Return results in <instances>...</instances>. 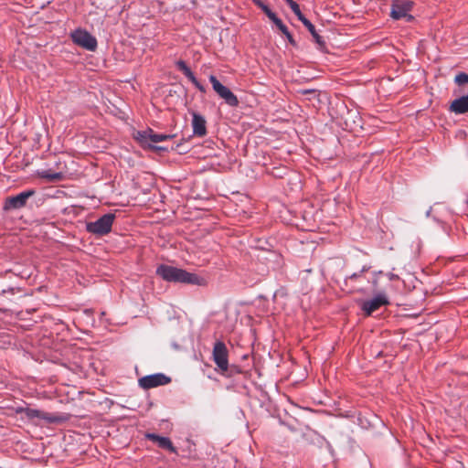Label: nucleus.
Listing matches in <instances>:
<instances>
[{
    "mask_svg": "<svg viewBox=\"0 0 468 468\" xmlns=\"http://www.w3.org/2000/svg\"><path fill=\"white\" fill-rule=\"evenodd\" d=\"M156 274L168 282H181L186 284L206 285L205 278L196 273L188 272L183 269L171 265L161 264L156 268Z\"/></svg>",
    "mask_w": 468,
    "mask_h": 468,
    "instance_id": "nucleus-1",
    "label": "nucleus"
},
{
    "mask_svg": "<svg viewBox=\"0 0 468 468\" xmlns=\"http://www.w3.org/2000/svg\"><path fill=\"white\" fill-rule=\"evenodd\" d=\"M176 136V134H159L155 133L152 129H147L145 131L137 132L135 135V139L139 142V144L144 149H152L154 151H161L165 150V148L162 146L153 145L152 143H159L163 141H166L172 139Z\"/></svg>",
    "mask_w": 468,
    "mask_h": 468,
    "instance_id": "nucleus-2",
    "label": "nucleus"
},
{
    "mask_svg": "<svg viewBox=\"0 0 468 468\" xmlns=\"http://www.w3.org/2000/svg\"><path fill=\"white\" fill-rule=\"evenodd\" d=\"M115 218V215L108 213L101 217L94 222L88 223L87 230L90 233L103 236L112 230V227Z\"/></svg>",
    "mask_w": 468,
    "mask_h": 468,
    "instance_id": "nucleus-3",
    "label": "nucleus"
},
{
    "mask_svg": "<svg viewBox=\"0 0 468 468\" xmlns=\"http://www.w3.org/2000/svg\"><path fill=\"white\" fill-rule=\"evenodd\" d=\"M35 194L36 191L34 189H28L16 196L7 197L4 202L3 208L5 211L20 209L26 207L28 198L33 197Z\"/></svg>",
    "mask_w": 468,
    "mask_h": 468,
    "instance_id": "nucleus-4",
    "label": "nucleus"
},
{
    "mask_svg": "<svg viewBox=\"0 0 468 468\" xmlns=\"http://www.w3.org/2000/svg\"><path fill=\"white\" fill-rule=\"evenodd\" d=\"M212 357L214 363L220 369L221 372L228 371L229 368V351L222 341H217L214 344Z\"/></svg>",
    "mask_w": 468,
    "mask_h": 468,
    "instance_id": "nucleus-5",
    "label": "nucleus"
},
{
    "mask_svg": "<svg viewBox=\"0 0 468 468\" xmlns=\"http://www.w3.org/2000/svg\"><path fill=\"white\" fill-rule=\"evenodd\" d=\"M413 3L410 0H395L391 5L390 16L399 20L401 18H406L407 21H411L413 16L409 13L412 9Z\"/></svg>",
    "mask_w": 468,
    "mask_h": 468,
    "instance_id": "nucleus-6",
    "label": "nucleus"
},
{
    "mask_svg": "<svg viewBox=\"0 0 468 468\" xmlns=\"http://www.w3.org/2000/svg\"><path fill=\"white\" fill-rule=\"evenodd\" d=\"M72 41L78 46L93 51L97 48V40L86 30L78 29L71 34Z\"/></svg>",
    "mask_w": 468,
    "mask_h": 468,
    "instance_id": "nucleus-7",
    "label": "nucleus"
},
{
    "mask_svg": "<svg viewBox=\"0 0 468 468\" xmlns=\"http://www.w3.org/2000/svg\"><path fill=\"white\" fill-rule=\"evenodd\" d=\"M171 378L163 373L143 377L139 379V386L144 389H150L170 383Z\"/></svg>",
    "mask_w": 468,
    "mask_h": 468,
    "instance_id": "nucleus-8",
    "label": "nucleus"
},
{
    "mask_svg": "<svg viewBox=\"0 0 468 468\" xmlns=\"http://www.w3.org/2000/svg\"><path fill=\"white\" fill-rule=\"evenodd\" d=\"M389 303L388 297L384 293H379L375 298L365 301L362 303V310L365 312L367 316L371 315L374 312L378 310L383 305Z\"/></svg>",
    "mask_w": 468,
    "mask_h": 468,
    "instance_id": "nucleus-9",
    "label": "nucleus"
},
{
    "mask_svg": "<svg viewBox=\"0 0 468 468\" xmlns=\"http://www.w3.org/2000/svg\"><path fill=\"white\" fill-rule=\"evenodd\" d=\"M192 116V127L194 135L197 137H204L207 134V122L205 118L197 112H193Z\"/></svg>",
    "mask_w": 468,
    "mask_h": 468,
    "instance_id": "nucleus-10",
    "label": "nucleus"
},
{
    "mask_svg": "<svg viewBox=\"0 0 468 468\" xmlns=\"http://www.w3.org/2000/svg\"><path fill=\"white\" fill-rule=\"evenodd\" d=\"M146 438L152 441L153 442L156 443L162 449L168 450L170 452H176L172 441L167 437H162L154 433H147Z\"/></svg>",
    "mask_w": 468,
    "mask_h": 468,
    "instance_id": "nucleus-11",
    "label": "nucleus"
},
{
    "mask_svg": "<svg viewBox=\"0 0 468 468\" xmlns=\"http://www.w3.org/2000/svg\"><path fill=\"white\" fill-rule=\"evenodd\" d=\"M301 21L306 27V28L311 33V35L313 36L315 43L317 44L318 48L322 51L325 50L326 49L325 41L315 30L314 26L306 17L303 18Z\"/></svg>",
    "mask_w": 468,
    "mask_h": 468,
    "instance_id": "nucleus-12",
    "label": "nucleus"
},
{
    "mask_svg": "<svg viewBox=\"0 0 468 468\" xmlns=\"http://www.w3.org/2000/svg\"><path fill=\"white\" fill-rule=\"evenodd\" d=\"M17 412L25 414V416L29 419H42L47 420L48 421H53V419L49 416L48 413L43 412L41 410L32 409V408H20Z\"/></svg>",
    "mask_w": 468,
    "mask_h": 468,
    "instance_id": "nucleus-13",
    "label": "nucleus"
},
{
    "mask_svg": "<svg viewBox=\"0 0 468 468\" xmlns=\"http://www.w3.org/2000/svg\"><path fill=\"white\" fill-rule=\"evenodd\" d=\"M450 111L455 114H463L468 112V96H462L452 101Z\"/></svg>",
    "mask_w": 468,
    "mask_h": 468,
    "instance_id": "nucleus-14",
    "label": "nucleus"
},
{
    "mask_svg": "<svg viewBox=\"0 0 468 468\" xmlns=\"http://www.w3.org/2000/svg\"><path fill=\"white\" fill-rule=\"evenodd\" d=\"M220 98L223 99L229 106L236 107L239 105L237 96L229 88L223 94H221Z\"/></svg>",
    "mask_w": 468,
    "mask_h": 468,
    "instance_id": "nucleus-15",
    "label": "nucleus"
},
{
    "mask_svg": "<svg viewBox=\"0 0 468 468\" xmlns=\"http://www.w3.org/2000/svg\"><path fill=\"white\" fill-rule=\"evenodd\" d=\"M209 81L212 84V88L215 92L220 97L227 90V87L219 82V80L214 76L210 75Z\"/></svg>",
    "mask_w": 468,
    "mask_h": 468,
    "instance_id": "nucleus-16",
    "label": "nucleus"
},
{
    "mask_svg": "<svg viewBox=\"0 0 468 468\" xmlns=\"http://www.w3.org/2000/svg\"><path fill=\"white\" fill-rule=\"evenodd\" d=\"M176 68L183 72V74L187 78H191L194 74L191 69L187 67L184 60H178L176 63Z\"/></svg>",
    "mask_w": 468,
    "mask_h": 468,
    "instance_id": "nucleus-17",
    "label": "nucleus"
},
{
    "mask_svg": "<svg viewBox=\"0 0 468 468\" xmlns=\"http://www.w3.org/2000/svg\"><path fill=\"white\" fill-rule=\"evenodd\" d=\"M176 68L183 72V74L187 78H191L194 74L191 69L187 67L184 60H178L176 63Z\"/></svg>",
    "mask_w": 468,
    "mask_h": 468,
    "instance_id": "nucleus-18",
    "label": "nucleus"
},
{
    "mask_svg": "<svg viewBox=\"0 0 468 468\" xmlns=\"http://www.w3.org/2000/svg\"><path fill=\"white\" fill-rule=\"evenodd\" d=\"M285 2L289 5V6L291 7V9L292 10V12L296 15V16L298 17V19L301 21L303 18H304L305 16L302 14L301 10H300V6L299 5L294 2L293 0H285Z\"/></svg>",
    "mask_w": 468,
    "mask_h": 468,
    "instance_id": "nucleus-19",
    "label": "nucleus"
},
{
    "mask_svg": "<svg viewBox=\"0 0 468 468\" xmlns=\"http://www.w3.org/2000/svg\"><path fill=\"white\" fill-rule=\"evenodd\" d=\"M41 177L46 178L49 181H57L61 179L62 176L60 173H51L49 171H44L40 173Z\"/></svg>",
    "mask_w": 468,
    "mask_h": 468,
    "instance_id": "nucleus-20",
    "label": "nucleus"
},
{
    "mask_svg": "<svg viewBox=\"0 0 468 468\" xmlns=\"http://www.w3.org/2000/svg\"><path fill=\"white\" fill-rule=\"evenodd\" d=\"M454 81L458 84V85H464V84H467L468 83V74L466 73H463V72H461L459 74H457L454 78Z\"/></svg>",
    "mask_w": 468,
    "mask_h": 468,
    "instance_id": "nucleus-21",
    "label": "nucleus"
},
{
    "mask_svg": "<svg viewBox=\"0 0 468 468\" xmlns=\"http://www.w3.org/2000/svg\"><path fill=\"white\" fill-rule=\"evenodd\" d=\"M252 1L258 7H260L264 12V14H266L267 12H269L271 10L269 8V6L262 0H252Z\"/></svg>",
    "mask_w": 468,
    "mask_h": 468,
    "instance_id": "nucleus-22",
    "label": "nucleus"
},
{
    "mask_svg": "<svg viewBox=\"0 0 468 468\" xmlns=\"http://www.w3.org/2000/svg\"><path fill=\"white\" fill-rule=\"evenodd\" d=\"M278 28L279 30L283 34V33H287V29L288 27L282 23V21L281 19H279L278 21H275V24H274Z\"/></svg>",
    "mask_w": 468,
    "mask_h": 468,
    "instance_id": "nucleus-23",
    "label": "nucleus"
},
{
    "mask_svg": "<svg viewBox=\"0 0 468 468\" xmlns=\"http://www.w3.org/2000/svg\"><path fill=\"white\" fill-rule=\"evenodd\" d=\"M274 24L275 21H278L280 18L271 11L270 10L265 14Z\"/></svg>",
    "mask_w": 468,
    "mask_h": 468,
    "instance_id": "nucleus-24",
    "label": "nucleus"
},
{
    "mask_svg": "<svg viewBox=\"0 0 468 468\" xmlns=\"http://www.w3.org/2000/svg\"><path fill=\"white\" fill-rule=\"evenodd\" d=\"M283 35L287 37V39L289 40V42L291 44H294V39L292 38V36L291 35V33L289 32L288 29H287V33H283Z\"/></svg>",
    "mask_w": 468,
    "mask_h": 468,
    "instance_id": "nucleus-25",
    "label": "nucleus"
},
{
    "mask_svg": "<svg viewBox=\"0 0 468 468\" xmlns=\"http://www.w3.org/2000/svg\"><path fill=\"white\" fill-rule=\"evenodd\" d=\"M201 92H206V89L203 85L198 81L197 84L195 85Z\"/></svg>",
    "mask_w": 468,
    "mask_h": 468,
    "instance_id": "nucleus-26",
    "label": "nucleus"
},
{
    "mask_svg": "<svg viewBox=\"0 0 468 468\" xmlns=\"http://www.w3.org/2000/svg\"><path fill=\"white\" fill-rule=\"evenodd\" d=\"M388 277L389 280H397V279H399V276L397 274H394V273H388Z\"/></svg>",
    "mask_w": 468,
    "mask_h": 468,
    "instance_id": "nucleus-27",
    "label": "nucleus"
},
{
    "mask_svg": "<svg viewBox=\"0 0 468 468\" xmlns=\"http://www.w3.org/2000/svg\"><path fill=\"white\" fill-rule=\"evenodd\" d=\"M194 85L197 84L198 80H197V78L195 77V75H193L191 78L188 79Z\"/></svg>",
    "mask_w": 468,
    "mask_h": 468,
    "instance_id": "nucleus-28",
    "label": "nucleus"
},
{
    "mask_svg": "<svg viewBox=\"0 0 468 468\" xmlns=\"http://www.w3.org/2000/svg\"><path fill=\"white\" fill-rule=\"evenodd\" d=\"M194 85L197 84L198 80H197V78L195 77V75H193L191 78L188 79Z\"/></svg>",
    "mask_w": 468,
    "mask_h": 468,
    "instance_id": "nucleus-29",
    "label": "nucleus"
},
{
    "mask_svg": "<svg viewBox=\"0 0 468 468\" xmlns=\"http://www.w3.org/2000/svg\"><path fill=\"white\" fill-rule=\"evenodd\" d=\"M309 92H311V90H303V94H307V93H309Z\"/></svg>",
    "mask_w": 468,
    "mask_h": 468,
    "instance_id": "nucleus-30",
    "label": "nucleus"
},
{
    "mask_svg": "<svg viewBox=\"0 0 468 468\" xmlns=\"http://www.w3.org/2000/svg\"><path fill=\"white\" fill-rule=\"evenodd\" d=\"M356 277H357V274H356V273L351 276V278H356Z\"/></svg>",
    "mask_w": 468,
    "mask_h": 468,
    "instance_id": "nucleus-31",
    "label": "nucleus"
}]
</instances>
